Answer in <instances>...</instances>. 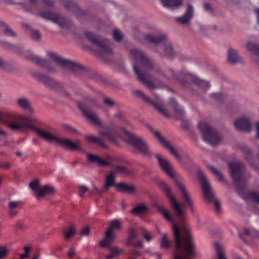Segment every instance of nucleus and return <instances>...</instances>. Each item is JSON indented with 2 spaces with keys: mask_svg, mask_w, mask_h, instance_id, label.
Returning a JSON list of instances; mask_svg holds the SVG:
<instances>
[{
  "mask_svg": "<svg viewBox=\"0 0 259 259\" xmlns=\"http://www.w3.org/2000/svg\"><path fill=\"white\" fill-rule=\"evenodd\" d=\"M159 187L169 198L170 205L175 211L177 219L164 208H157L165 219L172 224L176 251L174 259H194L196 255L195 245L190 233V228L185 222V213L182 207L171 195L170 190L164 182H158Z\"/></svg>",
  "mask_w": 259,
  "mask_h": 259,
  "instance_id": "f257e3e1",
  "label": "nucleus"
},
{
  "mask_svg": "<svg viewBox=\"0 0 259 259\" xmlns=\"http://www.w3.org/2000/svg\"><path fill=\"white\" fill-rule=\"evenodd\" d=\"M101 137L116 144L118 138H123L130 143L141 154L149 156L151 151L147 142L141 137L132 133H128L123 128H107L99 133Z\"/></svg>",
  "mask_w": 259,
  "mask_h": 259,
  "instance_id": "f03ea898",
  "label": "nucleus"
},
{
  "mask_svg": "<svg viewBox=\"0 0 259 259\" xmlns=\"http://www.w3.org/2000/svg\"><path fill=\"white\" fill-rule=\"evenodd\" d=\"M130 57L133 60V68L138 79L148 89H152L155 86L151 82L153 79L149 73L153 70V66L145 54L137 49L130 51Z\"/></svg>",
  "mask_w": 259,
  "mask_h": 259,
  "instance_id": "7ed1b4c3",
  "label": "nucleus"
},
{
  "mask_svg": "<svg viewBox=\"0 0 259 259\" xmlns=\"http://www.w3.org/2000/svg\"><path fill=\"white\" fill-rule=\"evenodd\" d=\"M231 177L236 185L238 193L245 200H249L259 203V186L256 192H250L245 193V186L243 179L242 170L244 165L240 162H231L229 163Z\"/></svg>",
  "mask_w": 259,
  "mask_h": 259,
  "instance_id": "20e7f679",
  "label": "nucleus"
},
{
  "mask_svg": "<svg viewBox=\"0 0 259 259\" xmlns=\"http://www.w3.org/2000/svg\"><path fill=\"white\" fill-rule=\"evenodd\" d=\"M88 160L90 162H95L98 165L101 166H108L113 167L112 170L114 174H120L126 176L130 174L129 170L125 166L116 165L118 163H124V159L119 156H113L108 154L104 155L102 158L92 154H87Z\"/></svg>",
  "mask_w": 259,
  "mask_h": 259,
  "instance_id": "39448f33",
  "label": "nucleus"
},
{
  "mask_svg": "<svg viewBox=\"0 0 259 259\" xmlns=\"http://www.w3.org/2000/svg\"><path fill=\"white\" fill-rule=\"evenodd\" d=\"M144 38L147 42L153 45V50L161 56L171 58L175 55L171 44L165 34H146Z\"/></svg>",
  "mask_w": 259,
  "mask_h": 259,
  "instance_id": "423d86ee",
  "label": "nucleus"
},
{
  "mask_svg": "<svg viewBox=\"0 0 259 259\" xmlns=\"http://www.w3.org/2000/svg\"><path fill=\"white\" fill-rule=\"evenodd\" d=\"M170 77H172L183 84L185 83L195 84L197 87L206 91L210 88L208 82L198 79L196 76L186 71H182L175 74L172 70H170L169 74Z\"/></svg>",
  "mask_w": 259,
  "mask_h": 259,
  "instance_id": "0eeeda50",
  "label": "nucleus"
},
{
  "mask_svg": "<svg viewBox=\"0 0 259 259\" xmlns=\"http://www.w3.org/2000/svg\"><path fill=\"white\" fill-rule=\"evenodd\" d=\"M8 120L6 121L7 126L13 131L23 130L25 129H31L33 125L30 123L33 122V119L29 116L21 114H13L8 116Z\"/></svg>",
  "mask_w": 259,
  "mask_h": 259,
  "instance_id": "6e6552de",
  "label": "nucleus"
},
{
  "mask_svg": "<svg viewBox=\"0 0 259 259\" xmlns=\"http://www.w3.org/2000/svg\"><path fill=\"white\" fill-rule=\"evenodd\" d=\"M84 34L90 42L97 46L100 50L98 54L100 57H103L112 54L113 48V44L111 41L106 39H102L89 31H86Z\"/></svg>",
  "mask_w": 259,
  "mask_h": 259,
  "instance_id": "1a4fd4ad",
  "label": "nucleus"
},
{
  "mask_svg": "<svg viewBox=\"0 0 259 259\" xmlns=\"http://www.w3.org/2000/svg\"><path fill=\"white\" fill-rule=\"evenodd\" d=\"M85 106H83L78 103V106L79 109L83 114L84 117L93 124L100 126L102 125V122L100 120L98 114L93 111H88L87 109L90 107H100L99 104L96 102L95 99L91 97H87L84 99Z\"/></svg>",
  "mask_w": 259,
  "mask_h": 259,
  "instance_id": "9d476101",
  "label": "nucleus"
},
{
  "mask_svg": "<svg viewBox=\"0 0 259 259\" xmlns=\"http://www.w3.org/2000/svg\"><path fill=\"white\" fill-rule=\"evenodd\" d=\"M198 128L202 134L203 140L208 144L214 146L220 142V135L207 123L200 122L198 125Z\"/></svg>",
  "mask_w": 259,
  "mask_h": 259,
  "instance_id": "9b49d317",
  "label": "nucleus"
},
{
  "mask_svg": "<svg viewBox=\"0 0 259 259\" xmlns=\"http://www.w3.org/2000/svg\"><path fill=\"white\" fill-rule=\"evenodd\" d=\"M198 177L202 186L203 196L207 200L212 202L216 211H220V203L218 201L214 200L213 194L210 190L208 182L200 170L198 171Z\"/></svg>",
  "mask_w": 259,
  "mask_h": 259,
  "instance_id": "f8f14e48",
  "label": "nucleus"
},
{
  "mask_svg": "<svg viewBox=\"0 0 259 259\" xmlns=\"http://www.w3.org/2000/svg\"><path fill=\"white\" fill-rule=\"evenodd\" d=\"M48 56L56 64L70 71L73 72L81 69L80 66L77 64L70 60L65 59L54 53L48 52Z\"/></svg>",
  "mask_w": 259,
  "mask_h": 259,
  "instance_id": "ddd939ff",
  "label": "nucleus"
},
{
  "mask_svg": "<svg viewBox=\"0 0 259 259\" xmlns=\"http://www.w3.org/2000/svg\"><path fill=\"white\" fill-rule=\"evenodd\" d=\"M135 95L146 103L152 104L161 114H162L165 117L169 118L171 117V115L169 113L168 111L159 104V103L160 102V99L157 95H154L155 99L154 101L150 99L140 90L136 91Z\"/></svg>",
  "mask_w": 259,
  "mask_h": 259,
  "instance_id": "4468645a",
  "label": "nucleus"
},
{
  "mask_svg": "<svg viewBox=\"0 0 259 259\" xmlns=\"http://www.w3.org/2000/svg\"><path fill=\"white\" fill-rule=\"evenodd\" d=\"M40 15L41 17L57 24L61 27H64L67 25L66 19L56 13L51 12H41Z\"/></svg>",
  "mask_w": 259,
  "mask_h": 259,
  "instance_id": "2eb2a0df",
  "label": "nucleus"
},
{
  "mask_svg": "<svg viewBox=\"0 0 259 259\" xmlns=\"http://www.w3.org/2000/svg\"><path fill=\"white\" fill-rule=\"evenodd\" d=\"M156 157L162 170L172 179H175V173L172 169L171 163L167 159L157 154Z\"/></svg>",
  "mask_w": 259,
  "mask_h": 259,
  "instance_id": "dca6fc26",
  "label": "nucleus"
},
{
  "mask_svg": "<svg viewBox=\"0 0 259 259\" xmlns=\"http://www.w3.org/2000/svg\"><path fill=\"white\" fill-rule=\"evenodd\" d=\"M57 144L69 150H80L81 142L78 140L72 141L68 139L59 137Z\"/></svg>",
  "mask_w": 259,
  "mask_h": 259,
  "instance_id": "f3484780",
  "label": "nucleus"
},
{
  "mask_svg": "<svg viewBox=\"0 0 259 259\" xmlns=\"http://www.w3.org/2000/svg\"><path fill=\"white\" fill-rule=\"evenodd\" d=\"M235 128L239 131L249 132L251 130L250 120L246 117H241L234 121Z\"/></svg>",
  "mask_w": 259,
  "mask_h": 259,
  "instance_id": "a211bd4d",
  "label": "nucleus"
},
{
  "mask_svg": "<svg viewBox=\"0 0 259 259\" xmlns=\"http://www.w3.org/2000/svg\"><path fill=\"white\" fill-rule=\"evenodd\" d=\"M115 175L112 170L108 171L106 174L104 189L100 190L94 187V189L96 192L99 195H102L110 187L113 186L115 183Z\"/></svg>",
  "mask_w": 259,
  "mask_h": 259,
  "instance_id": "6ab92c4d",
  "label": "nucleus"
},
{
  "mask_svg": "<svg viewBox=\"0 0 259 259\" xmlns=\"http://www.w3.org/2000/svg\"><path fill=\"white\" fill-rule=\"evenodd\" d=\"M32 130L35 131L38 135L44 140L49 142H54L57 144L59 137L54 135L50 132L44 131L41 128L36 127L33 126Z\"/></svg>",
  "mask_w": 259,
  "mask_h": 259,
  "instance_id": "aec40b11",
  "label": "nucleus"
},
{
  "mask_svg": "<svg viewBox=\"0 0 259 259\" xmlns=\"http://www.w3.org/2000/svg\"><path fill=\"white\" fill-rule=\"evenodd\" d=\"M177 186L185 201V207H188L191 212L194 213L195 208L193 205V201L189 196L184 186L181 183L178 182L177 183Z\"/></svg>",
  "mask_w": 259,
  "mask_h": 259,
  "instance_id": "412c9836",
  "label": "nucleus"
},
{
  "mask_svg": "<svg viewBox=\"0 0 259 259\" xmlns=\"http://www.w3.org/2000/svg\"><path fill=\"white\" fill-rule=\"evenodd\" d=\"M154 136L157 139L159 142L172 154L176 159L181 160V158L178 152L169 144V143L163 138H162L160 134L158 132H154Z\"/></svg>",
  "mask_w": 259,
  "mask_h": 259,
  "instance_id": "4be33fe9",
  "label": "nucleus"
},
{
  "mask_svg": "<svg viewBox=\"0 0 259 259\" xmlns=\"http://www.w3.org/2000/svg\"><path fill=\"white\" fill-rule=\"evenodd\" d=\"M246 48L252 53V61L259 65V45L254 42H248L246 44Z\"/></svg>",
  "mask_w": 259,
  "mask_h": 259,
  "instance_id": "5701e85b",
  "label": "nucleus"
},
{
  "mask_svg": "<svg viewBox=\"0 0 259 259\" xmlns=\"http://www.w3.org/2000/svg\"><path fill=\"white\" fill-rule=\"evenodd\" d=\"M193 7L191 5L189 4L184 15L182 17H177L176 20L181 24H188L193 16Z\"/></svg>",
  "mask_w": 259,
  "mask_h": 259,
  "instance_id": "b1692460",
  "label": "nucleus"
},
{
  "mask_svg": "<svg viewBox=\"0 0 259 259\" xmlns=\"http://www.w3.org/2000/svg\"><path fill=\"white\" fill-rule=\"evenodd\" d=\"M137 236V234L134 229H130L128 231L127 245H132L134 247H142V241L140 240H135Z\"/></svg>",
  "mask_w": 259,
  "mask_h": 259,
  "instance_id": "393cba45",
  "label": "nucleus"
},
{
  "mask_svg": "<svg viewBox=\"0 0 259 259\" xmlns=\"http://www.w3.org/2000/svg\"><path fill=\"white\" fill-rule=\"evenodd\" d=\"M115 238V235L113 232L110 230H107L104 238L100 241L99 244L101 247H107L114 241Z\"/></svg>",
  "mask_w": 259,
  "mask_h": 259,
  "instance_id": "a878e982",
  "label": "nucleus"
},
{
  "mask_svg": "<svg viewBox=\"0 0 259 259\" xmlns=\"http://www.w3.org/2000/svg\"><path fill=\"white\" fill-rule=\"evenodd\" d=\"M55 188L51 185L42 186L40 191L35 194L34 196L37 199L39 200L45 195H51L55 193Z\"/></svg>",
  "mask_w": 259,
  "mask_h": 259,
  "instance_id": "bb28decb",
  "label": "nucleus"
},
{
  "mask_svg": "<svg viewBox=\"0 0 259 259\" xmlns=\"http://www.w3.org/2000/svg\"><path fill=\"white\" fill-rule=\"evenodd\" d=\"M169 105L173 108L176 114V118L181 119L185 114L184 110L179 105H178L174 99H170L169 102Z\"/></svg>",
  "mask_w": 259,
  "mask_h": 259,
  "instance_id": "cd10ccee",
  "label": "nucleus"
},
{
  "mask_svg": "<svg viewBox=\"0 0 259 259\" xmlns=\"http://www.w3.org/2000/svg\"><path fill=\"white\" fill-rule=\"evenodd\" d=\"M242 151L243 153L244 154L246 159L248 161V162L250 164L251 166L254 170H258L259 169V168H258V166L257 165V164H254L251 161V158L253 155L252 151L249 148H248L246 147H243L242 148Z\"/></svg>",
  "mask_w": 259,
  "mask_h": 259,
  "instance_id": "c85d7f7f",
  "label": "nucleus"
},
{
  "mask_svg": "<svg viewBox=\"0 0 259 259\" xmlns=\"http://www.w3.org/2000/svg\"><path fill=\"white\" fill-rule=\"evenodd\" d=\"M240 60V57L236 51L232 49H230L228 50V61L230 63H237L238 62H239Z\"/></svg>",
  "mask_w": 259,
  "mask_h": 259,
  "instance_id": "c756f323",
  "label": "nucleus"
},
{
  "mask_svg": "<svg viewBox=\"0 0 259 259\" xmlns=\"http://www.w3.org/2000/svg\"><path fill=\"white\" fill-rule=\"evenodd\" d=\"M115 187L118 190L125 193L133 194L135 191L134 187L124 183H118Z\"/></svg>",
  "mask_w": 259,
  "mask_h": 259,
  "instance_id": "7c9ffc66",
  "label": "nucleus"
},
{
  "mask_svg": "<svg viewBox=\"0 0 259 259\" xmlns=\"http://www.w3.org/2000/svg\"><path fill=\"white\" fill-rule=\"evenodd\" d=\"M21 204L20 201H10L8 203V207L9 209V213L11 215L15 216L17 214L18 211L16 209L19 208Z\"/></svg>",
  "mask_w": 259,
  "mask_h": 259,
  "instance_id": "2f4dec72",
  "label": "nucleus"
},
{
  "mask_svg": "<svg viewBox=\"0 0 259 259\" xmlns=\"http://www.w3.org/2000/svg\"><path fill=\"white\" fill-rule=\"evenodd\" d=\"M183 0H160L162 5L164 7L172 9L179 6Z\"/></svg>",
  "mask_w": 259,
  "mask_h": 259,
  "instance_id": "473e14b6",
  "label": "nucleus"
},
{
  "mask_svg": "<svg viewBox=\"0 0 259 259\" xmlns=\"http://www.w3.org/2000/svg\"><path fill=\"white\" fill-rule=\"evenodd\" d=\"M148 210V208L144 204H140L135 207L131 212L134 215H140L145 213Z\"/></svg>",
  "mask_w": 259,
  "mask_h": 259,
  "instance_id": "72a5a7b5",
  "label": "nucleus"
},
{
  "mask_svg": "<svg viewBox=\"0 0 259 259\" xmlns=\"http://www.w3.org/2000/svg\"><path fill=\"white\" fill-rule=\"evenodd\" d=\"M17 102L18 106L20 108L23 109V110H31L30 103L28 99H27L26 98H19L18 99Z\"/></svg>",
  "mask_w": 259,
  "mask_h": 259,
  "instance_id": "f704fd0d",
  "label": "nucleus"
},
{
  "mask_svg": "<svg viewBox=\"0 0 259 259\" xmlns=\"http://www.w3.org/2000/svg\"><path fill=\"white\" fill-rule=\"evenodd\" d=\"M85 139L90 143H97L102 147L106 148L107 145L105 144L103 141L100 138L91 135H87Z\"/></svg>",
  "mask_w": 259,
  "mask_h": 259,
  "instance_id": "c9c22d12",
  "label": "nucleus"
},
{
  "mask_svg": "<svg viewBox=\"0 0 259 259\" xmlns=\"http://www.w3.org/2000/svg\"><path fill=\"white\" fill-rule=\"evenodd\" d=\"M75 233V227L72 224H69V227L64 230L63 232L64 237L66 240L69 239L74 236Z\"/></svg>",
  "mask_w": 259,
  "mask_h": 259,
  "instance_id": "e433bc0d",
  "label": "nucleus"
},
{
  "mask_svg": "<svg viewBox=\"0 0 259 259\" xmlns=\"http://www.w3.org/2000/svg\"><path fill=\"white\" fill-rule=\"evenodd\" d=\"M0 47L9 50H11L15 53H18V47L8 42L0 40Z\"/></svg>",
  "mask_w": 259,
  "mask_h": 259,
  "instance_id": "4c0bfd02",
  "label": "nucleus"
},
{
  "mask_svg": "<svg viewBox=\"0 0 259 259\" xmlns=\"http://www.w3.org/2000/svg\"><path fill=\"white\" fill-rule=\"evenodd\" d=\"M0 27L2 28V30L7 35L10 36H16V33L12 30L10 28L7 26L6 24L3 22H0Z\"/></svg>",
  "mask_w": 259,
  "mask_h": 259,
  "instance_id": "58836bf2",
  "label": "nucleus"
},
{
  "mask_svg": "<svg viewBox=\"0 0 259 259\" xmlns=\"http://www.w3.org/2000/svg\"><path fill=\"white\" fill-rule=\"evenodd\" d=\"M214 245L217 253V257L215 259H227L221 245L218 243H215Z\"/></svg>",
  "mask_w": 259,
  "mask_h": 259,
  "instance_id": "ea45409f",
  "label": "nucleus"
},
{
  "mask_svg": "<svg viewBox=\"0 0 259 259\" xmlns=\"http://www.w3.org/2000/svg\"><path fill=\"white\" fill-rule=\"evenodd\" d=\"M41 186L38 180H34L31 181L29 185V188L33 192H35V194L40 191Z\"/></svg>",
  "mask_w": 259,
  "mask_h": 259,
  "instance_id": "a19ab883",
  "label": "nucleus"
},
{
  "mask_svg": "<svg viewBox=\"0 0 259 259\" xmlns=\"http://www.w3.org/2000/svg\"><path fill=\"white\" fill-rule=\"evenodd\" d=\"M121 228V225L119 220L114 219L109 222V228L107 230H110L111 231H112L113 230H120Z\"/></svg>",
  "mask_w": 259,
  "mask_h": 259,
  "instance_id": "79ce46f5",
  "label": "nucleus"
},
{
  "mask_svg": "<svg viewBox=\"0 0 259 259\" xmlns=\"http://www.w3.org/2000/svg\"><path fill=\"white\" fill-rule=\"evenodd\" d=\"M122 250L118 248H112L110 250V253L108 255H107L105 258L106 259H111L114 257L117 256L120 253L122 252Z\"/></svg>",
  "mask_w": 259,
  "mask_h": 259,
  "instance_id": "37998d69",
  "label": "nucleus"
},
{
  "mask_svg": "<svg viewBox=\"0 0 259 259\" xmlns=\"http://www.w3.org/2000/svg\"><path fill=\"white\" fill-rule=\"evenodd\" d=\"M170 242L168 240L165 234H163L160 243L161 248L167 249L170 246Z\"/></svg>",
  "mask_w": 259,
  "mask_h": 259,
  "instance_id": "c03bdc74",
  "label": "nucleus"
},
{
  "mask_svg": "<svg viewBox=\"0 0 259 259\" xmlns=\"http://www.w3.org/2000/svg\"><path fill=\"white\" fill-rule=\"evenodd\" d=\"M39 80L44 82L46 84L52 85L54 83H57L56 81L53 80L49 78L48 76L44 75H39L37 76Z\"/></svg>",
  "mask_w": 259,
  "mask_h": 259,
  "instance_id": "a18cd8bd",
  "label": "nucleus"
},
{
  "mask_svg": "<svg viewBox=\"0 0 259 259\" xmlns=\"http://www.w3.org/2000/svg\"><path fill=\"white\" fill-rule=\"evenodd\" d=\"M244 234L247 236L259 237V232L253 228L245 229Z\"/></svg>",
  "mask_w": 259,
  "mask_h": 259,
  "instance_id": "49530a36",
  "label": "nucleus"
},
{
  "mask_svg": "<svg viewBox=\"0 0 259 259\" xmlns=\"http://www.w3.org/2000/svg\"><path fill=\"white\" fill-rule=\"evenodd\" d=\"M210 97L217 102H221L225 99V95L221 93L211 94L210 95Z\"/></svg>",
  "mask_w": 259,
  "mask_h": 259,
  "instance_id": "de8ad7c7",
  "label": "nucleus"
},
{
  "mask_svg": "<svg viewBox=\"0 0 259 259\" xmlns=\"http://www.w3.org/2000/svg\"><path fill=\"white\" fill-rule=\"evenodd\" d=\"M210 169L220 181H223L224 178L222 174L215 167L210 166Z\"/></svg>",
  "mask_w": 259,
  "mask_h": 259,
  "instance_id": "09e8293b",
  "label": "nucleus"
},
{
  "mask_svg": "<svg viewBox=\"0 0 259 259\" xmlns=\"http://www.w3.org/2000/svg\"><path fill=\"white\" fill-rule=\"evenodd\" d=\"M113 37L115 40L120 42L122 40L123 36L119 30L116 29L113 32Z\"/></svg>",
  "mask_w": 259,
  "mask_h": 259,
  "instance_id": "8fccbe9b",
  "label": "nucleus"
},
{
  "mask_svg": "<svg viewBox=\"0 0 259 259\" xmlns=\"http://www.w3.org/2000/svg\"><path fill=\"white\" fill-rule=\"evenodd\" d=\"M33 59L38 64L47 67L49 64V62L47 60L42 59L37 57H34Z\"/></svg>",
  "mask_w": 259,
  "mask_h": 259,
  "instance_id": "3c124183",
  "label": "nucleus"
},
{
  "mask_svg": "<svg viewBox=\"0 0 259 259\" xmlns=\"http://www.w3.org/2000/svg\"><path fill=\"white\" fill-rule=\"evenodd\" d=\"M8 251L6 247L0 246V259L4 258L7 255Z\"/></svg>",
  "mask_w": 259,
  "mask_h": 259,
  "instance_id": "603ef678",
  "label": "nucleus"
},
{
  "mask_svg": "<svg viewBox=\"0 0 259 259\" xmlns=\"http://www.w3.org/2000/svg\"><path fill=\"white\" fill-rule=\"evenodd\" d=\"M31 250V247L29 246H26L24 247V253L20 254V259H24L27 257L29 255V252Z\"/></svg>",
  "mask_w": 259,
  "mask_h": 259,
  "instance_id": "864d4df0",
  "label": "nucleus"
},
{
  "mask_svg": "<svg viewBox=\"0 0 259 259\" xmlns=\"http://www.w3.org/2000/svg\"><path fill=\"white\" fill-rule=\"evenodd\" d=\"M40 34L38 31L33 30L31 31V37L34 40H38L40 38Z\"/></svg>",
  "mask_w": 259,
  "mask_h": 259,
  "instance_id": "5fc2aeb1",
  "label": "nucleus"
},
{
  "mask_svg": "<svg viewBox=\"0 0 259 259\" xmlns=\"http://www.w3.org/2000/svg\"><path fill=\"white\" fill-rule=\"evenodd\" d=\"M115 118L117 120H120L122 122H126V120L125 117L122 115V114L120 112H118L117 113L115 116Z\"/></svg>",
  "mask_w": 259,
  "mask_h": 259,
  "instance_id": "6e6d98bb",
  "label": "nucleus"
},
{
  "mask_svg": "<svg viewBox=\"0 0 259 259\" xmlns=\"http://www.w3.org/2000/svg\"><path fill=\"white\" fill-rule=\"evenodd\" d=\"M31 3L32 4H34L36 3L37 0H29ZM42 2L45 5H46L47 6H52L54 3L53 1L50 0H42Z\"/></svg>",
  "mask_w": 259,
  "mask_h": 259,
  "instance_id": "4d7b16f0",
  "label": "nucleus"
},
{
  "mask_svg": "<svg viewBox=\"0 0 259 259\" xmlns=\"http://www.w3.org/2000/svg\"><path fill=\"white\" fill-rule=\"evenodd\" d=\"M88 188L84 186H82L79 188L78 195L80 197H82L84 196V194L87 191Z\"/></svg>",
  "mask_w": 259,
  "mask_h": 259,
  "instance_id": "13d9d810",
  "label": "nucleus"
},
{
  "mask_svg": "<svg viewBox=\"0 0 259 259\" xmlns=\"http://www.w3.org/2000/svg\"><path fill=\"white\" fill-rule=\"evenodd\" d=\"M104 103L107 106L111 107L114 105V102L110 99L105 98L104 100Z\"/></svg>",
  "mask_w": 259,
  "mask_h": 259,
  "instance_id": "bf43d9fd",
  "label": "nucleus"
},
{
  "mask_svg": "<svg viewBox=\"0 0 259 259\" xmlns=\"http://www.w3.org/2000/svg\"><path fill=\"white\" fill-rule=\"evenodd\" d=\"M90 234V229L89 227L84 228L80 232V235L82 236H87Z\"/></svg>",
  "mask_w": 259,
  "mask_h": 259,
  "instance_id": "052dcab7",
  "label": "nucleus"
},
{
  "mask_svg": "<svg viewBox=\"0 0 259 259\" xmlns=\"http://www.w3.org/2000/svg\"><path fill=\"white\" fill-rule=\"evenodd\" d=\"M63 128L65 130H66L67 131H68V132L72 133V134L75 133L76 132V131L75 128H74L73 127H72L68 125H64Z\"/></svg>",
  "mask_w": 259,
  "mask_h": 259,
  "instance_id": "680f3d73",
  "label": "nucleus"
},
{
  "mask_svg": "<svg viewBox=\"0 0 259 259\" xmlns=\"http://www.w3.org/2000/svg\"><path fill=\"white\" fill-rule=\"evenodd\" d=\"M0 167L2 168L8 169L11 167V164L4 161H0Z\"/></svg>",
  "mask_w": 259,
  "mask_h": 259,
  "instance_id": "e2e57ef3",
  "label": "nucleus"
},
{
  "mask_svg": "<svg viewBox=\"0 0 259 259\" xmlns=\"http://www.w3.org/2000/svg\"><path fill=\"white\" fill-rule=\"evenodd\" d=\"M75 253H76L75 249L74 248H71V249L69 250L68 252L67 253V256H68L69 258H72L73 256H75Z\"/></svg>",
  "mask_w": 259,
  "mask_h": 259,
  "instance_id": "0e129e2a",
  "label": "nucleus"
},
{
  "mask_svg": "<svg viewBox=\"0 0 259 259\" xmlns=\"http://www.w3.org/2000/svg\"><path fill=\"white\" fill-rule=\"evenodd\" d=\"M6 66V62L0 57V69H5Z\"/></svg>",
  "mask_w": 259,
  "mask_h": 259,
  "instance_id": "69168bd1",
  "label": "nucleus"
},
{
  "mask_svg": "<svg viewBox=\"0 0 259 259\" xmlns=\"http://www.w3.org/2000/svg\"><path fill=\"white\" fill-rule=\"evenodd\" d=\"M256 130V135L257 138H259V122H256L255 124Z\"/></svg>",
  "mask_w": 259,
  "mask_h": 259,
  "instance_id": "338daca9",
  "label": "nucleus"
},
{
  "mask_svg": "<svg viewBox=\"0 0 259 259\" xmlns=\"http://www.w3.org/2000/svg\"><path fill=\"white\" fill-rule=\"evenodd\" d=\"M144 237L145 239V240L148 242H149L151 239V236L147 234V233H145V234L144 235Z\"/></svg>",
  "mask_w": 259,
  "mask_h": 259,
  "instance_id": "774afa93",
  "label": "nucleus"
}]
</instances>
